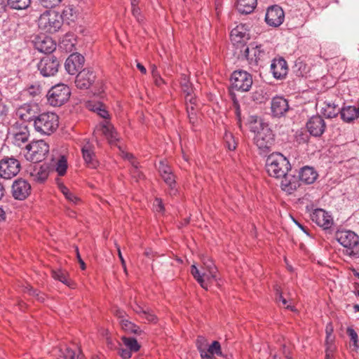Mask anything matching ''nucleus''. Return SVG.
<instances>
[{
    "label": "nucleus",
    "instance_id": "obj_1",
    "mask_svg": "<svg viewBox=\"0 0 359 359\" xmlns=\"http://www.w3.org/2000/svg\"><path fill=\"white\" fill-rule=\"evenodd\" d=\"M266 170L269 176L280 179L291 170L288 159L279 152L271 154L266 161Z\"/></svg>",
    "mask_w": 359,
    "mask_h": 359
},
{
    "label": "nucleus",
    "instance_id": "obj_2",
    "mask_svg": "<svg viewBox=\"0 0 359 359\" xmlns=\"http://www.w3.org/2000/svg\"><path fill=\"white\" fill-rule=\"evenodd\" d=\"M58 126L59 117L53 112L41 113L34 118V129L41 135H50L57 130Z\"/></svg>",
    "mask_w": 359,
    "mask_h": 359
},
{
    "label": "nucleus",
    "instance_id": "obj_3",
    "mask_svg": "<svg viewBox=\"0 0 359 359\" xmlns=\"http://www.w3.org/2000/svg\"><path fill=\"white\" fill-rule=\"evenodd\" d=\"M203 264L204 271L201 272L195 265H192L191 273L203 288L208 290V283L216 279L217 269L213 261L209 258H204Z\"/></svg>",
    "mask_w": 359,
    "mask_h": 359
},
{
    "label": "nucleus",
    "instance_id": "obj_4",
    "mask_svg": "<svg viewBox=\"0 0 359 359\" xmlns=\"http://www.w3.org/2000/svg\"><path fill=\"white\" fill-rule=\"evenodd\" d=\"M62 25V16L55 11H44L38 19L39 28L47 33L57 32Z\"/></svg>",
    "mask_w": 359,
    "mask_h": 359
},
{
    "label": "nucleus",
    "instance_id": "obj_5",
    "mask_svg": "<svg viewBox=\"0 0 359 359\" xmlns=\"http://www.w3.org/2000/svg\"><path fill=\"white\" fill-rule=\"evenodd\" d=\"M336 240L347 250L351 257H359V236L351 230H340L335 233Z\"/></svg>",
    "mask_w": 359,
    "mask_h": 359
},
{
    "label": "nucleus",
    "instance_id": "obj_6",
    "mask_svg": "<svg viewBox=\"0 0 359 359\" xmlns=\"http://www.w3.org/2000/svg\"><path fill=\"white\" fill-rule=\"evenodd\" d=\"M71 90L68 86L59 83L53 86L47 93L48 103L53 107L64 104L69 98Z\"/></svg>",
    "mask_w": 359,
    "mask_h": 359
},
{
    "label": "nucleus",
    "instance_id": "obj_7",
    "mask_svg": "<svg viewBox=\"0 0 359 359\" xmlns=\"http://www.w3.org/2000/svg\"><path fill=\"white\" fill-rule=\"evenodd\" d=\"M27 160L38 163L42 161L49 152V145L44 140H37L27 144Z\"/></svg>",
    "mask_w": 359,
    "mask_h": 359
},
{
    "label": "nucleus",
    "instance_id": "obj_8",
    "mask_svg": "<svg viewBox=\"0 0 359 359\" xmlns=\"http://www.w3.org/2000/svg\"><path fill=\"white\" fill-rule=\"evenodd\" d=\"M255 133L254 142L261 154L268 152L274 142V135L269 125L267 124Z\"/></svg>",
    "mask_w": 359,
    "mask_h": 359
},
{
    "label": "nucleus",
    "instance_id": "obj_9",
    "mask_svg": "<svg viewBox=\"0 0 359 359\" xmlns=\"http://www.w3.org/2000/svg\"><path fill=\"white\" fill-rule=\"evenodd\" d=\"M231 86L233 89L248 92L252 85V77L250 74L243 70L234 71L231 76Z\"/></svg>",
    "mask_w": 359,
    "mask_h": 359
},
{
    "label": "nucleus",
    "instance_id": "obj_10",
    "mask_svg": "<svg viewBox=\"0 0 359 359\" xmlns=\"http://www.w3.org/2000/svg\"><path fill=\"white\" fill-rule=\"evenodd\" d=\"M21 169L20 161L14 157H4L0 161V177L10 180L15 177Z\"/></svg>",
    "mask_w": 359,
    "mask_h": 359
},
{
    "label": "nucleus",
    "instance_id": "obj_11",
    "mask_svg": "<svg viewBox=\"0 0 359 359\" xmlns=\"http://www.w3.org/2000/svg\"><path fill=\"white\" fill-rule=\"evenodd\" d=\"M37 67L43 76L50 77L55 76L58 72L60 62L55 56L48 55L40 60Z\"/></svg>",
    "mask_w": 359,
    "mask_h": 359
},
{
    "label": "nucleus",
    "instance_id": "obj_12",
    "mask_svg": "<svg viewBox=\"0 0 359 359\" xmlns=\"http://www.w3.org/2000/svg\"><path fill=\"white\" fill-rule=\"evenodd\" d=\"M269 53L264 49L262 45L246 46L244 50V55L251 66H257L260 61L268 57Z\"/></svg>",
    "mask_w": 359,
    "mask_h": 359
},
{
    "label": "nucleus",
    "instance_id": "obj_13",
    "mask_svg": "<svg viewBox=\"0 0 359 359\" xmlns=\"http://www.w3.org/2000/svg\"><path fill=\"white\" fill-rule=\"evenodd\" d=\"M285 14L282 8L278 5L270 6L265 15V21L269 26L277 27L284 21Z\"/></svg>",
    "mask_w": 359,
    "mask_h": 359
},
{
    "label": "nucleus",
    "instance_id": "obj_14",
    "mask_svg": "<svg viewBox=\"0 0 359 359\" xmlns=\"http://www.w3.org/2000/svg\"><path fill=\"white\" fill-rule=\"evenodd\" d=\"M306 128L311 135L318 137L322 136L326 129V123L320 115L311 116L306 123Z\"/></svg>",
    "mask_w": 359,
    "mask_h": 359
},
{
    "label": "nucleus",
    "instance_id": "obj_15",
    "mask_svg": "<svg viewBox=\"0 0 359 359\" xmlns=\"http://www.w3.org/2000/svg\"><path fill=\"white\" fill-rule=\"evenodd\" d=\"M311 220L323 229H329L334 224L331 215L325 210L318 208L311 214Z\"/></svg>",
    "mask_w": 359,
    "mask_h": 359
},
{
    "label": "nucleus",
    "instance_id": "obj_16",
    "mask_svg": "<svg viewBox=\"0 0 359 359\" xmlns=\"http://www.w3.org/2000/svg\"><path fill=\"white\" fill-rule=\"evenodd\" d=\"M96 76L90 69H83L76 75L75 84L78 88L88 89L95 81Z\"/></svg>",
    "mask_w": 359,
    "mask_h": 359
},
{
    "label": "nucleus",
    "instance_id": "obj_17",
    "mask_svg": "<svg viewBox=\"0 0 359 359\" xmlns=\"http://www.w3.org/2000/svg\"><path fill=\"white\" fill-rule=\"evenodd\" d=\"M12 193L15 199L25 200L31 193V185L25 180H16L12 186Z\"/></svg>",
    "mask_w": 359,
    "mask_h": 359
},
{
    "label": "nucleus",
    "instance_id": "obj_18",
    "mask_svg": "<svg viewBox=\"0 0 359 359\" xmlns=\"http://www.w3.org/2000/svg\"><path fill=\"white\" fill-rule=\"evenodd\" d=\"M94 150V145L89 140H85L81 147L82 156L85 163L91 168H95L98 165Z\"/></svg>",
    "mask_w": 359,
    "mask_h": 359
},
{
    "label": "nucleus",
    "instance_id": "obj_19",
    "mask_svg": "<svg viewBox=\"0 0 359 359\" xmlns=\"http://www.w3.org/2000/svg\"><path fill=\"white\" fill-rule=\"evenodd\" d=\"M84 57L79 53L71 54L66 60L65 67L67 72L72 75L76 74L84 64Z\"/></svg>",
    "mask_w": 359,
    "mask_h": 359
},
{
    "label": "nucleus",
    "instance_id": "obj_20",
    "mask_svg": "<svg viewBox=\"0 0 359 359\" xmlns=\"http://www.w3.org/2000/svg\"><path fill=\"white\" fill-rule=\"evenodd\" d=\"M39 107L36 104H24L18 108L16 115L25 121H34L37 117Z\"/></svg>",
    "mask_w": 359,
    "mask_h": 359
},
{
    "label": "nucleus",
    "instance_id": "obj_21",
    "mask_svg": "<svg viewBox=\"0 0 359 359\" xmlns=\"http://www.w3.org/2000/svg\"><path fill=\"white\" fill-rule=\"evenodd\" d=\"M271 113L273 116H284L289 109L287 100L283 97H274L271 103Z\"/></svg>",
    "mask_w": 359,
    "mask_h": 359
},
{
    "label": "nucleus",
    "instance_id": "obj_22",
    "mask_svg": "<svg viewBox=\"0 0 359 359\" xmlns=\"http://www.w3.org/2000/svg\"><path fill=\"white\" fill-rule=\"evenodd\" d=\"M281 178L280 187L282 190L289 194H292L300 186L299 179L294 175L289 173V172L285 176H282Z\"/></svg>",
    "mask_w": 359,
    "mask_h": 359
},
{
    "label": "nucleus",
    "instance_id": "obj_23",
    "mask_svg": "<svg viewBox=\"0 0 359 359\" xmlns=\"http://www.w3.org/2000/svg\"><path fill=\"white\" fill-rule=\"evenodd\" d=\"M180 86L182 91L185 93V100L186 102H189L190 106L187 105V110L189 109L194 110V104L196 102V98L192 95L193 88L192 85L189 81V79L187 76L185 74H182L180 77Z\"/></svg>",
    "mask_w": 359,
    "mask_h": 359
},
{
    "label": "nucleus",
    "instance_id": "obj_24",
    "mask_svg": "<svg viewBox=\"0 0 359 359\" xmlns=\"http://www.w3.org/2000/svg\"><path fill=\"white\" fill-rule=\"evenodd\" d=\"M287 65L285 59L280 57L273 60L271 65V72L274 78L280 79L287 74Z\"/></svg>",
    "mask_w": 359,
    "mask_h": 359
},
{
    "label": "nucleus",
    "instance_id": "obj_25",
    "mask_svg": "<svg viewBox=\"0 0 359 359\" xmlns=\"http://www.w3.org/2000/svg\"><path fill=\"white\" fill-rule=\"evenodd\" d=\"M318 177L317 172L310 166H304L299 170V180L306 184H313Z\"/></svg>",
    "mask_w": 359,
    "mask_h": 359
},
{
    "label": "nucleus",
    "instance_id": "obj_26",
    "mask_svg": "<svg viewBox=\"0 0 359 359\" xmlns=\"http://www.w3.org/2000/svg\"><path fill=\"white\" fill-rule=\"evenodd\" d=\"M35 47L39 51L47 54L55 50L56 44L50 37L44 36L35 42Z\"/></svg>",
    "mask_w": 359,
    "mask_h": 359
},
{
    "label": "nucleus",
    "instance_id": "obj_27",
    "mask_svg": "<svg viewBox=\"0 0 359 359\" xmlns=\"http://www.w3.org/2000/svg\"><path fill=\"white\" fill-rule=\"evenodd\" d=\"M29 137V130L27 126H21L13 133L12 142L18 147H21L28 142Z\"/></svg>",
    "mask_w": 359,
    "mask_h": 359
},
{
    "label": "nucleus",
    "instance_id": "obj_28",
    "mask_svg": "<svg viewBox=\"0 0 359 359\" xmlns=\"http://www.w3.org/2000/svg\"><path fill=\"white\" fill-rule=\"evenodd\" d=\"M340 115L344 122L350 123L359 117V110L355 106H344L341 109Z\"/></svg>",
    "mask_w": 359,
    "mask_h": 359
},
{
    "label": "nucleus",
    "instance_id": "obj_29",
    "mask_svg": "<svg viewBox=\"0 0 359 359\" xmlns=\"http://www.w3.org/2000/svg\"><path fill=\"white\" fill-rule=\"evenodd\" d=\"M230 37L234 44H239L248 39V34L246 33L245 27L241 25L231 30Z\"/></svg>",
    "mask_w": 359,
    "mask_h": 359
},
{
    "label": "nucleus",
    "instance_id": "obj_30",
    "mask_svg": "<svg viewBox=\"0 0 359 359\" xmlns=\"http://www.w3.org/2000/svg\"><path fill=\"white\" fill-rule=\"evenodd\" d=\"M257 0H237L236 8L239 13L249 14L256 8Z\"/></svg>",
    "mask_w": 359,
    "mask_h": 359
},
{
    "label": "nucleus",
    "instance_id": "obj_31",
    "mask_svg": "<svg viewBox=\"0 0 359 359\" xmlns=\"http://www.w3.org/2000/svg\"><path fill=\"white\" fill-rule=\"evenodd\" d=\"M78 11L74 7L73 5H68L65 7L62 11V22L63 21L67 22V24H70L71 22H74L77 18Z\"/></svg>",
    "mask_w": 359,
    "mask_h": 359
},
{
    "label": "nucleus",
    "instance_id": "obj_32",
    "mask_svg": "<svg viewBox=\"0 0 359 359\" xmlns=\"http://www.w3.org/2000/svg\"><path fill=\"white\" fill-rule=\"evenodd\" d=\"M324 107L322 108V113L327 118H331L336 117L340 113L341 109L339 108L337 104L333 102H325Z\"/></svg>",
    "mask_w": 359,
    "mask_h": 359
},
{
    "label": "nucleus",
    "instance_id": "obj_33",
    "mask_svg": "<svg viewBox=\"0 0 359 359\" xmlns=\"http://www.w3.org/2000/svg\"><path fill=\"white\" fill-rule=\"evenodd\" d=\"M247 124L249 130L252 133H256L267 124L264 123L257 116H250L247 120Z\"/></svg>",
    "mask_w": 359,
    "mask_h": 359
},
{
    "label": "nucleus",
    "instance_id": "obj_34",
    "mask_svg": "<svg viewBox=\"0 0 359 359\" xmlns=\"http://www.w3.org/2000/svg\"><path fill=\"white\" fill-rule=\"evenodd\" d=\"M52 277L69 287L72 286V281L69 280L68 273L65 270L61 269L53 270Z\"/></svg>",
    "mask_w": 359,
    "mask_h": 359
},
{
    "label": "nucleus",
    "instance_id": "obj_35",
    "mask_svg": "<svg viewBox=\"0 0 359 359\" xmlns=\"http://www.w3.org/2000/svg\"><path fill=\"white\" fill-rule=\"evenodd\" d=\"M48 176V172L46 168L40 166L38 168H35L31 172V177L33 180L37 183H43L46 180Z\"/></svg>",
    "mask_w": 359,
    "mask_h": 359
},
{
    "label": "nucleus",
    "instance_id": "obj_36",
    "mask_svg": "<svg viewBox=\"0 0 359 359\" xmlns=\"http://www.w3.org/2000/svg\"><path fill=\"white\" fill-rule=\"evenodd\" d=\"M121 328L127 333H135L140 334L142 330L135 324L133 323L128 319H121L119 322Z\"/></svg>",
    "mask_w": 359,
    "mask_h": 359
},
{
    "label": "nucleus",
    "instance_id": "obj_37",
    "mask_svg": "<svg viewBox=\"0 0 359 359\" xmlns=\"http://www.w3.org/2000/svg\"><path fill=\"white\" fill-rule=\"evenodd\" d=\"M60 352L65 359H86L84 355L80 350H79L76 353L72 348L65 347V348L60 349Z\"/></svg>",
    "mask_w": 359,
    "mask_h": 359
},
{
    "label": "nucleus",
    "instance_id": "obj_38",
    "mask_svg": "<svg viewBox=\"0 0 359 359\" xmlns=\"http://www.w3.org/2000/svg\"><path fill=\"white\" fill-rule=\"evenodd\" d=\"M31 0H7V5L11 9L24 10L27 8Z\"/></svg>",
    "mask_w": 359,
    "mask_h": 359
},
{
    "label": "nucleus",
    "instance_id": "obj_39",
    "mask_svg": "<svg viewBox=\"0 0 359 359\" xmlns=\"http://www.w3.org/2000/svg\"><path fill=\"white\" fill-rule=\"evenodd\" d=\"M89 109L95 112H97L102 118L107 119L109 116L108 111L104 108V106L100 102L89 103Z\"/></svg>",
    "mask_w": 359,
    "mask_h": 359
},
{
    "label": "nucleus",
    "instance_id": "obj_40",
    "mask_svg": "<svg viewBox=\"0 0 359 359\" xmlns=\"http://www.w3.org/2000/svg\"><path fill=\"white\" fill-rule=\"evenodd\" d=\"M59 189L65 198L72 204L76 205L79 203L80 199L64 184H59Z\"/></svg>",
    "mask_w": 359,
    "mask_h": 359
},
{
    "label": "nucleus",
    "instance_id": "obj_41",
    "mask_svg": "<svg viewBox=\"0 0 359 359\" xmlns=\"http://www.w3.org/2000/svg\"><path fill=\"white\" fill-rule=\"evenodd\" d=\"M121 339L125 347L130 351L137 352L140 350V346L135 338L123 337Z\"/></svg>",
    "mask_w": 359,
    "mask_h": 359
},
{
    "label": "nucleus",
    "instance_id": "obj_42",
    "mask_svg": "<svg viewBox=\"0 0 359 359\" xmlns=\"http://www.w3.org/2000/svg\"><path fill=\"white\" fill-rule=\"evenodd\" d=\"M161 177L170 189V194L175 195L177 192V189H175V177L172 172H167Z\"/></svg>",
    "mask_w": 359,
    "mask_h": 359
},
{
    "label": "nucleus",
    "instance_id": "obj_43",
    "mask_svg": "<svg viewBox=\"0 0 359 359\" xmlns=\"http://www.w3.org/2000/svg\"><path fill=\"white\" fill-rule=\"evenodd\" d=\"M196 346L202 358L210 359V354L206 352L208 346L206 339L203 337H198L196 341Z\"/></svg>",
    "mask_w": 359,
    "mask_h": 359
},
{
    "label": "nucleus",
    "instance_id": "obj_44",
    "mask_svg": "<svg viewBox=\"0 0 359 359\" xmlns=\"http://www.w3.org/2000/svg\"><path fill=\"white\" fill-rule=\"evenodd\" d=\"M67 160L65 156H60L55 164V170L58 175L63 176L66 174L67 170Z\"/></svg>",
    "mask_w": 359,
    "mask_h": 359
},
{
    "label": "nucleus",
    "instance_id": "obj_45",
    "mask_svg": "<svg viewBox=\"0 0 359 359\" xmlns=\"http://www.w3.org/2000/svg\"><path fill=\"white\" fill-rule=\"evenodd\" d=\"M102 132L106 136L111 138V141L117 140L116 133L113 126L108 121H104L102 125Z\"/></svg>",
    "mask_w": 359,
    "mask_h": 359
},
{
    "label": "nucleus",
    "instance_id": "obj_46",
    "mask_svg": "<svg viewBox=\"0 0 359 359\" xmlns=\"http://www.w3.org/2000/svg\"><path fill=\"white\" fill-rule=\"evenodd\" d=\"M126 158H128L132 164L133 168L131 170V174L134 177L140 179L142 176V172L138 170V163L135 161L134 156L131 154H127Z\"/></svg>",
    "mask_w": 359,
    "mask_h": 359
},
{
    "label": "nucleus",
    "instance_id": "obj_47",
    "mask_svg": "<svg viewBox=\"0 0 359 359\" xmlns=\"http://www.w3.org/2000/svg\"><path fill=\"white\" fill-rule=\"evenodd\" d=\"M206 352L210 354V359L211 358V356L215 354L218 356L222 355L221 346L219 342L217 341H214L212 344L208 346V348H206Z\"/></svg>",
    "mask_w": 359,
    "mask_h": 359
},
{
    "label": "nucleus",
    "instance_id": "obj_48",
    "mask_svg": "<svg viewBox=\"0 0 359 359\" xmlns=\"http://www.w3.org/2000/svg\"><path fill=\"white\" fill-rule=\"evenodd\" d=\"M23 292H27L30 295L36 297L39 302H42L45 299L43 294H41L40 292L33 289L29 285L25 286Z\"/></svg>",
    "mask_w": 359,
    "mask_h": 359
},
{
    "label": "nucleus",
    "instance_id": "obj_49",
    "mask_svg": "<svg viewBox=\"0 0 359 359\" xmlns=\"http://www.w3.org/2000/svg\"><path fill=\"white\" fill-rule=\"evenodd\" d=\"M346 333L349 336L351 341L353 342V345L355 348H359V340L357 332L351 327H348L346 330Z\"/></svg>",
    "mask_w": 359,
    "mask_h": 359
},
{
    "label": "nucleus",
    "instance_id": "obj_50",
    "mask_svg": "<svg viewBox=\"0 0 359 359\" xmlns=\"http://www.w3.org/2000/svg\"><path fill=\"white\" fill-rule=\"evenodd\" d=\"M224 140L226 142L227 148L230 151H233L236 149L237 144L231 133H226L224 135Z\"/></svg>",
    "mask_w": 359,
    "mask_h": 359
},
{
    "label": "nucleus",
    "instance_id": "obj_51",
    "mask_svg": "<svg viewBox=\"0 0 359 359\" xmlns=\"http://www.w3.org/2000/svg\"><path fill=\"white\" fill-rule=\"evenodd\" d=\"M151 73L153 79L154 80V83L157 86L160 87L163 84H164V80L160 76L158 72L157 71V68L155 65L152 66Z\"/></svg>",
    "mask_w": 359,
    "mask_h": 359
},
{
    "label": "nucleus",
    "instance_id": "obj_52",
    "mask_svg": "<svg viewBox=\"0 0 359 359\" xmlns=\"http://www.w3.org/2000/svg\"><path fill=\"white\" fill-rule=\"evenodd\" d=\"M276 299L277 302H281L283 305V306H285L286 309H289V310H291V311H294V306H291V305H289V304H287V301L286 300V299H285L283 295H282V293L279 291L278 288H276Z\"/></svg>",
    "mask_w": 359,
    "mask_h": 359
},
{
    "label": "nucleus",
    "instance_id": "obj_53",
    "mask_svg": "<svg viewBox=\"0 0 359 359\" xmlns=\"http://www.w3.org/2000/svg\"><path fill=\"white\" fill-rule=\"evenodd\" d=\"M332 341L333 339H331V341L326 342L327 347L325 351V358H331L332 359H333V353L334 351L335 346Z\"/></svg>",
    "mask_w": 359,
    "mask_h": 359
},
{
    "label": "nucleus",
    "instance_id": "obj_54",
    "mask_svg": "<svg viewBox=\"0 0 359 359\" xmlns=\"http://www.w3.org/2000/svg\"><path fill=\"white\" fill-rule=\"evenodd\" d=\"M132 14L140 23L143 22V16L141 14L140 8L138 6L132 7Z\"/></svg>",
    "mask_w": 359,
    "mask_h": 359
},
{
    "label": "nucleus",
    "instance_id": "obj_55",
    "mask_svg": "<svg viewBox=\"0 0 359 359\" xmlns=\"http://www.w3.org/2000/svg\"><path fill=\"white\" fill-rule=\"evenodd\" d=\"M158 171L161 175H163L167 172H170L172 171L170 167L163 161H161L158 166Z\"/></svg>",
    "mask_w": 359,
    "mask_h": 359
},
{
    "label": "nucleus",
    "instance_id": "obj_56",
    "mask_svg": "<svg viewBox=\"0 0 359 359\" xmlns=\"http://www.w3.org/2000/svg\"><path fill=\"white\" fill-rule=\"evenodd\" d=\"M142 318H145L147 321L151 323H156V316L149 309H147L145 314H144Z\"/></svg>",
    "mask_w": 359,
    "mask_h": 359
},
{
    "label": "nucleus",
    "instance_id": "obj_57",
    "mask_svg": "<svg viewBox=\"0 0 359 359\" xmlns=\"http://www.w3.org/2000/svg\"><path fill=\"white\" fill-rule=\"evenodd\" d=\"M154 206L156 212L163 213L164 211V206L161 199L156 198L154 203Z\"/></svg>",
    "mask_w": 359,
    "mask_h": 359
},
{
    "label": "nucleus",
    "instance_id": "obj_58",
    "mask_svg": "<svg viewBox=\"0 0 359 359\" xmlns=\"http://www.w3.org/2000/svg\"><path fill=\"white\" fill-rule=\"evenodd\" d=\"M132 351L126 348H120L119 353L123 359H128L131 357Z\"/></svg>",
    "mask_w": 359,
    "mask_h": 359
},
{
    "label": "nucleus",
    "instance_id": "obj_59",
    "mask_svg": "<svg viewBox=\"0 0 359 359\" xmlns=\"http://www.w3.org/2000/svg\"><path fill=\"white\" fill-rule=\"evenodd\" d=\"M43 1L46 4V7L53 8L59 5L62 0H43Z\"/></svg>",
    "mask_w": 359,
    "mask_h": 359
},
{
    "label": "nucleus",
    "instance_id": "obj_60",
    "mask_svg": "<svg viewBox=\"0 0 359 359\" xmlns=\"http://www.w3.org/2000/svg\"><path fill=\"white\" fill-rule=\"evenodd\" d=\"M325 332H326V335H327L326 336V342L331 341V339H332L331 338V337H332V334L333 332V328L331 325H327L326 326Z\"/></svg>",
    "mask_w": 359,
    "mask_h": 359
},
{
    "label": "nucleus",
    "instance_id": "obj_61",
    "mask_svg": "<svg viewBox=\"0 0 359 359\" xmlns=\"http://www.w3.org/2000/svg\"><path fill=\"white\" fill-rule=\"evenodd\" d=\"M134 311L138 313L141 317L143 316L144 314H145V311L147 309H144L143 307L137 305L134 309Z\"/></svg>",
    "mask_w": 359,
    "mask_h": 359
},
{
    "label": "nucleus",
    "instance_id": "obj_62",
    "mask_svg": "<svg viewBox=\"0 0 359 359\" xmlns=\"http://www.w3.org/2000/svg\"><path fill=\"white\" fill-rule=\"evenodd\" d=\"M76 255H77L78 260H79V262L80 263L81 269L82 270H85V269H86V264L84 263L83 259L81 258L78 248H76Z\"/></svg>",
    "mask_w": 359,
    "mask_h": 359
},
{
    "label": "nucleus",
    "instance_id": "obj_63",
    "mask_svg": "<svg viewBox=\"0 0 359 359\" xmlns=\"http://www.w3.org/2000/svg\"><path fill=\"white\" fill-rule=\"evenodd\" d=\"M235 107H236V117L238 120V122H241V110H240V107H239V105L238 104V103H235Z\"/></svg>",
    "mask_w": 359,
    "mask_h": 359
},
{
    "label": "nucleus",
    "instance_id": "obj_64",
    "mask_svg": "<svg viewBox=\"0 0 359 359\" xmlns=\"http://www.w3.org/2000/svg\"><path fill=\"white\" fill-rule=\"evenodd\" d=\"M115 314L120 319V320L121 319H125L124 318V316H125V312L124 311L118 309V310L116 311Z\"/></svg>",
    "mask_w": 359,
    "mask_h": 359
}]
</instances>
